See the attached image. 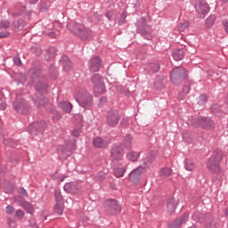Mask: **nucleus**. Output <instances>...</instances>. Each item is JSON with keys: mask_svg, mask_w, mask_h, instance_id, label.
I'll use <instances>...</instances> for the list:
<instances>
[{"mask_svg": "<svg viewBox=\"0 0 228 228\" xmlns=\"http://www.w3.org/2000/svg\"><path fill=\"white\" fill-rule=\"evenodd\" d=\"M4 145H7V147H17V142L13 139H4Z\"/></svg>", "mask_w": 228, "mask_h": 228, "instance_id": "obj_35", "label": "nucleus"}, {"mask_svg": "<svg viewBox=\"0 0 228 228\" xmlns=\"http://www.w3.org/2000/svg\"><path fill=\"white\" fill-rule=\"evenodd\" d=\"M190 217V214L188 212L184 213L179 219H176L169 228H179L183 224H186L188 218Z\"/></svg>", "mask_w": 228, "mask_h": 228, "instance_id": "obj_18", "label": "nucleus"}, {"mask_svg": "<svg viewBox=\"0 0 228 228\" xmlns=\"http://www.w3.org/2000/svg\"><path fill=\"white\" fill-rule=\"evenodd\" d=\"M45 129V122L32 123L28 127V131L30 134H37V131H44Z\"/></svg>", "mask_w": 228, "mask_h": 228, "instance_id": "obj_16", "label": "nucleus"}, {"mask_svg": "<svg viewBox=\"0 0 228 228\" xmlns=\"http://www.w3.org/2000/svg\"><path fill=\"white\" fill-rule=\"evenodd\" d=\"M150 69H151V72L156 73L159 71V64L158 63H151L150 64Z\"/></svg>", "mask_w": 228, "mask_h": 228, "instance_id": "obj_42", "label": "nucleus"}, {"mask_svg": "<svg viewBox=\"0 0 228 228\" xmlns=\"http://www.w3.org/2000/svg\"><path fill=\"white\" fill-rule=\"evenodd\" d=\"M60 61H63V59H61Z\"/></svg>", "mask_w": 228, "mask_h": 228, "instance_id": "obj_64", "label": "nucleus"}, {"mask_svg": "<svg viewBox=\"0 0 228 228\" xmlns=\"http://www.w3.org/2000/svg\"><path fill=\"white\" fill-rule=\"evenodd\" d=\"M61 182L65 181V178L61 179Z\"/></svg>", "mask_w": 228, "mask_h": 228, "instance_id": "obj_62", "label": "nucleus"}, {"mask_svg": "<svg viewBox=\"0 0 228 228\" xmlns=\"http://www.w3.org/2000/svg\"><path fill=\"white\" fill-rule=\"evenodd\" d=\"M215 24V16H210L206 20L207 28H213V25Z\"/></svg>", "mask_w": 228, "mask_h": 228, "instance_id": "obj_36", "label": "nucleus"}, {"mask_svg": "<svg viewBox=\"0 0 228 228\" xmlns=\"http://www.w3.org/2000/svg\"><path fill=\"white\" fill-rule=\"evenodd\" d=\"M15 216L18 217V218H24V211L20 210V209H18L16 210L15 212Z\"/></svg>", "mask_w": 228, "mask_h": 228, "instance_id": "obj_48", "label": "nucleus"}, {"mask_svg": "<svg viewBox=\"0 0 228 228\" xmlns=\"http://www.w3.org/2000/svg\"><path fill=\"white\" fill-rule=\"evenodd\" d=\"M107 211L110 215H118L122 211V207L118 204V201L115 200H108L106 201Z\"/></svg>", "mask_w": 228, "mask_h": 228, "instance_id": "obj_11", "label": "nucleus"}, {"mask_svg": "<svg viewBox=\"0 0 228 228\" xmlns=\"http://www.w3.org/2000/svg\"><path fill=\"white\" fill-rule=\"evenodd\" d=\"M224 158V153L220 150H216L208 159L207 167L214 174H220V161Z\"/></svg>", "mask_w": 228, "mask_h": 228, "instance_id": "obj_3", "label": "nucleus"}, {"mask_svg": "<svg viewBox=\"0 0 228 228\" xmlns=\"http://www.w3.org/2000/svg\"><path fill=\"white\" fill-rule=\"evenodd\" d=\"M77 101L79 106L84 108V110H88L89 108H92L94 104V97L90 95L86 91L84 92L82 96L78 94Z\"/></svg>", "mask_w": 228, "mask_h": 228, "instance_id": "obj_6", "label": "nucleus"}, {"mask_svg": "<svg viewBox=\"0 0 228 228\" xmlns=\"http://www.w3.org/2000/svg\"><path fill=\"white\" fill-rule=\"evenodd\" d=\"M61 203H57L54 208V213L56 215H63V207L60 205Z\"/></svg>", "mask_w": 228, "mask_h": 228, "instance_id": "obj_39", "label": "nucleus"}, {"mask_svg": "<svg viewBox=\"0 0 228 228\" xmlns=\"http://www.w3.org/2000/svg\"><path fill=\"white\" fill-rule=\"evenodd\" d=\"M126 158L129 159V161H138V158H140V152L130 151L126 154Z\"/></svg>", "mask_w": 228, "mask_h": 228, "instance_id": "obj_26", "label": "nucleus"}, {"mask_svg": "<svg viewBox=\"0 0 228 228\" xmlns=\"http://www.w3.org/2000/svg\"><path fill=\"white\" fill-rule=\"evenodd\" d=\"M63 189L64 191H67V193L76 194L79 193V190H81V185L77 182H69L64 185Z\"/></svg>", "mask_w": 228, "mask_h": 228, "instance_id": "obj_14", "label": "nucleus"}, {"mask_svg": "<svg viewBox=\"0 0 228 228\" xmlns=\"http://www.w3.org/2000/svg\"><path fill=\"white\" fill-rule=\"evenodd\" d=\"M41 72L40 69L32 68L28 70V76L31 79H37V77H40Z\"/></svg>", "mask_w": 228, "mask_h": 228, "instance_id": "obj_25", "label": "nucleus"}, {"mask_svg": "<svg viewBox=\"0 0 228 228\" xmlns=\"http://www.w3.org/2000/svg\"><path fill=\"white\" fill-rule=\"evenodd\" d=\"M188 28H190V23L188 21H185L180 25L179 31H186Z\"/></svg>", "mask_w": 228, "mask_h": 228, "instance_id": "obj_44", "label": "nucleus"}, {"mask_svg": "<svg viewBox=\"0 0 228 228\" xmlns=\"http://www.w3.org/2000/svg\"><path fill=\"white\" fill-rule=\"evenodd\" d=\"M153 163L154 157H152L151 155H146V157L141 160L140 166L132 170L131 173L128 175L129 181L136 184L140 180L142 174H145L147 172V168H151Z\"/></svg>", "mask_w": 228, "mask_h": 228, "instance_id": "obj_1", "label": "nucleus"}, {"mask_svg": "<svg viewBox=\"0 0 228 228\" xmlns=\"http://www.w3.org/2000/svg\"><path fill=\"white\" fill-rule=\"evenodd\" d=\"M123 146L125 149H131L133 147V136L126 134L123 141Z\"/></svg>", "mask_w": 228, "mask_h": 228, "instance_id": "obj_24", "label": "nucleus"}, {"mask_svg": "<svg viewBox=\"0 0 228 228\" xmlns=\"http://www.w3.org/2000/svg\"><path fill=\"white\" fill-rule=\"evenodd\" d=\"M188 94H190V86H183L182 92L178 94V98L183 100L184 97H186V95H188Z\"/></svg>", "mask_w": 228, "mask_h": 228, "instance_id": "obj_32", "label": "nucleus"}, {"mask_svg": "<svg viewBox=\"0 0 228 228\" xmlns=\"http://www.w3.org/2000/svg\"><path fill=\"white\" fill-rule=\"evenodd\" d=\"M69 69H72V62L70 61V59H66L64 64V70H66V72H69Z\"/></svg>", "mask_w": 228, "mask_h": 228, "instance_id": "obj_41", "label": "nucleus"}, {"mask_svg": "<svg viewBox=\"0 0 228 228\" xmlns=\"http://www.w3.org/2000/svg\"><path fill=\"white\" fill-rule=\"evenodd\" d=\"M225 215H228V209L225 210Z\"/></svg>", "mask_w": 228, "mask_h": 228, "instance_id": "obj_61", "label": "nucleus"}, {"mask_svg": "<svg viewBox=\"0 0 228 228\" xmlns=\"http://www.w3.org/2000/svg\"><path fill=\"white\" fill-rule=\"evenodd\" d=\"M216 108H218V105H213L211 107V110H212L213 113H216V110H216Z\"/></svg>", "mask_w": 228, "mask_h": 228, "instance_id": "obj_57", "label": "nucleus"}, {"mask_svg": "<svg viewBox=\"0 0 228 228\" xmlns=\"http://www.w3.org/2000/svg\"><path fill=\"white\" fill-rule=\"evenodd\" d=\"M126 17H127L126 12H123V13L121 14V16L118 20L119 26H122V24H126Z\"/></svg>", "mask_w": 228, "mask_h": 228, "instance_id": "obj_43", "label": "nucleus"}, {"mask_svg": "<svg viewBox=\"0 0 228 228\" xmlns=\"http://www.w3.org/2000/svg\"><path fill=\"white\" fill-rule=\"evenodd\" d=\"M14 202H16L18 206H20V208H23L29 215H34L35 207L29 201H26V200L22 199L20 196H16L14 197Z\"/></svg>", "mask_w": 228, "mask_h": 228, "instance_id": "obj_10", "label": "nucleus"}, {"mask_svg": "<svg viewBox=\"0 0 228 228\" xmlns=\"http://www.w3.org/2000/svg\"><path fill=\"white\" fill-rule=\"evenodd\" d=\"M34 99V104L38 108H42L45 104H47V98L44 96H36Z\"/></svg>", "mask_w": 228, "mask_h": 228, "instance_id": "obj_23", "label": "nucleus"}, {"mask_svg": "<svg viewBox=\"0 0 228 228\" xmlns=\"http://www.w3.org/2000/svg\"><path fill=\"white\" fill-rule=\"evenodd\" d=\"M82 131L81 128H77L75 130H73L72 134L73 136H75V138H77V136H79V134H81Z\"/></svg>", "mask_w": 228, "mask_h": 228, "instance_id": "obj_49", "label": "nucleus"}, {"mask_svg": "<svg viewBox=\"0 0 228 228\" xmlns=\"http://www.w3.org/2000/svg\"><path fill=\"white\" fill-rule=\"evenodd\" d=\"M48 37H50L51 38H56V37H58V33L50 32V33H48Z\"/></svg>", "mask_w": 228, "mask_h": 228, "instance_id": "obj_53", "label": "nucleus"}, {"mask_svg": "<svg viewBox=\"0 0 228 228\" xmlns=\"http://www.w3.org/2000/svg\"><path fill=\"white\" fill-rule=\"evenodd\" d=\"M167 208L169 213H175V209H177V201L173 198H169L167 200Z\"/></svg>", "mask_w": 228, "mask_h": 228, "instance_id": "obj_20", "label": "nucleus"}, {"mask_svg": "<svg viewBox=\"0 0 228 228\" xmlns=\"http://www.w3.org/2000/svg\"><path fill=\"white\" fill-rule=\"evenodd\" d=\"M24 81H26V77H24V75H21V79L18 81V85H20V83H24Z\"/></svg>", "mask_w": 228, "mask_h": 228, "instance_id": "obj_55", "label": "nucleus"}, {"mask_svg": "<svg viewBox=\"0 0 228 228\" xmlns=\"http://www.w3.org/2000/svg\"><path fill=\"white\" fill-rule=\"evenodd\" d=\"M19 193H20V195H23V197H26L28 195V191H26V189H24L22 187L20 188Z\"/></svg>", "mask_w": 228, "mask_h": 228, "instance_id": "obj_51", "label": "nucleus"}, {"mask_svg": "<svg viewBox=\"0 0 228 228\" xmlns=\"http://www.w3.org/2000/svg\"><path fill=\"white\" fill-rule=\"evenodd\" d=\"M223 26L224 28L225 32L228 33V21L227 20L223 21Z\"/></svg>", "mask_w": 228, "mask_h": 228, "instance_id": "obj_54", "label": "nucleus"}, {"mask_svg": "<svg viewBox=\"0 0 228 228\" xmlns=\"http://www.w3.org/2000/svg\"><path fill=\"white\" fill-rule=\"evenodd\" d=\"M5 193H13V185L8 184L4 189Z\"/></svg>", "mask_w": 228, "mask_h": 228, "instance_id": "obj_47", "label": "nucleus"}, {"mask_svg": "<svg viewBox=\"0 0 228 228\" xmlns=\"http://www.w3.org/2000/svg\"><path fill=\"white\" fill-rule=\"evenodd\" d=\"M194 127H202V129H215V122L209 118H196L193 123Z\"/></svg>", "mask_w": 228, "mask_h": 228, "instance_id": "obj_8", "label": "nucleus"}, {"mask_svg": "<svg viewBox=\"0 0 228 228\" xmlns=\"http://www.w3.org/2000/svg\"><path fill=\"white\" fill-rule=\"evenodd\" d=\"M175 60V61H181V60H183L182 58H180V59H174Z\"/></svg>", "mask_w": 228, "mask_h": 228, "instance_id": "obj_59", "label": "nucleus"}, {"mask_svg": "<svg viewBox=\"0 0 228 228\" xmlns=\"http://www.w3.org/2000/svg\"><path fill=\"white\" fill-rule=\"evenodd\" d=\"M54 197L57 204H61V202H63V196L61 195V191L60 189H55Z\"/></svg>", "mask_w": 228, "mask_h": 228, "instance_id": "obj_30", "label": "nucleus"}, {"mask_svg": "<svg viewBox=\"0 0 228 228\" xmlns=\"http://www.w3.org/2000/svg\"><path fill=\"white\" fill-rule=\"evenodd\" d=\"M106 15H107V17H108V19H109V20H110V19H111V16H110V12H107V14H106Z\"/></svg>", "mask_w": 228, "mask_h": 228, "instance_id": "obj_58", "label": "nucleus"}, {"mask_svg": "<svg viewBox=\"0 0 228 228\" xmlns=\"http://www.w3.org/2000/svg\"><path fill=\"white\" fill-rule=\"evenodd\" d=\"M24 26H26V24L24 23V20H22L14 21L13 22V30L20 31V30L24 29Z\"/></svg>", "mask_w": 228, "mask_h": 228, "instance_id": "obj_27", "label": "nucleus"}, {"mask_svg": "<svg viewBox=\"0 0 228 228\" xmlns=\"http://www.w3.org/2000/svg\"><path fill=\"white\" fill-rule=\"evenodd\" d=\"M110 154L114 161H122V158H124V150L122 147L114 144L112 146Z\"/></svg>", "mask_w": 228, "mask_h": 228, "instance_id": "obj_13", "label": "nucleus"}, {"mask_svg": "<svg viewBox=\"0 0 228 228\" xmlns=\"http://www.w3.org/2000/svg\"><path fill=\"white\" fill-rule=\"evenodd\" d=\"M37 1H38V0H34L33 3H37Z\"/></svg>", "mask_w": 228, "mask_h": 228, "instance_id": "obj_63", "label": "nucleus"}, {"mask_svg": "<svg viewBox=\"0 0 228 228\" xmlns=\"http://www.w3.org/2000/svg\"><path fill=\"white\" fill-rule=\"evenodd\" d=\"M192 220L199 222L200 224H206L207 228H216V222L213 220V216L208 213L206 215L196 212L192 215Z\"/></svg>", "mask_w": 228, "mask_h": 228, "instance_id": "obj_4", "label": "nucleus"}, {"mask_svg": "<svg viewBox=\"0 0 228 228\" xmlns=\"http://www.w3.org/2000/svg\"><path fill=\"white\" fill-rule=\"evenodd\" d=\"M106 178V174L100 172L99 175L96 176V181H104Z\"/></svg>", "mask_w": 228, "mask_h": 228, "instance_id": "obj_46", "label": "nucleus"}, {"mask_svg": "<svg viewBox=\"0 0 228 228\" xmlns=\"http://www.w3.org/2000/svg\"><path fill=\"white\" fill-rule=\"evenodd\" d=\"M207 102H208V95L206 94L200 95V100L198 102V104L200 106H203V104H206Z\"/></svg>", "mask_w": 228, "mask_h": 228, "instance_id": "obj_37", "label": "nucleus"}, {"mask_svg": "<svg viewBox=\"0 0 228 228\" xmlns=\"http://www.w3.org/2000/svg\"><path fill=\"white\" fill-rule=\"evenodd\" d=\"M173 58H184V50L176 49L173 52Z\"/></svg>", "mask_w": 228, "mask_h": 228, "instance_id": "obj_34", "label": "nucleus"}, {"mask_svg": "<svg viewBox=\"0 0 228 228\" xmlns=\"http://www.w3.org/2000/svg\"><path fill=\"white\" fill-rule=\"evenodd\" d=\"M13 62L15 65H22V61H20V58H13Z\"/></svg>", "mask_w": 228, "mask_h": 228, "instance_id": "obj_52", "label": "nucleus"}, {"mask_svg": "<svg viewBox=\"0 0 228 228\" xmlns=\"http://www.w3.org/2000/svg\"><path fill=\"white\" fill-rule=\"evenodd\" d=\"M45 88H47V86H45L44 83H40L36 86V90L37 92H40V90H45Z\"/></svg>", "mask_w": 228, "mask_h": 228, "instance_id": "obj_45", "label": "nucleus"}, {"mask_svg": "<svg viewBox=\"0 0 228 228\" xmlns=\"http://www.w3.org/2000/svg\"><path fill=\"white\" fill-rule=\"evenodd\" d=\"M186 78V69L183 67H176L171 71L170 79L173 85H178Z\"/></svg>", "mask_w": 228, "mask_h": 228, "instance_id": "obj_5", "label": "nucleus"}, {"mask_svg": "<svg viewBox=\"0 0 228 228\" xmlns=\"http://www.w3.org/2000/svg\"><path fill=\"white\" fill-rule=\"evenodd\" d=\"M183 140L186 138V134L183 135Z\"/></svg>", "mask_w": 228, "mask_h": 228, "instance_id": "obj_60", "label": "nucleus"}, {"mask_svg": "<svg viewBox=\"0 0 228 228\" xmlns=\"http://www.w3.org/2000/svg\"><path fill=\"white\" fill-rule=\"evenodd\" d=\"M172 175V169H170L169 167H163L160 169L159 171V175L160 177H168V175Z\"/></svg>", "mask_w": 228, "mask_h": 228, "instance_id": "obj_29", "label": "nucleus"}, {"mask_svg": "<svg viewBox=\"0 0 228 228\" xmlns=\"http://www.w3.org/2000/svg\"><path fill=\"white\" fill-rule=\"evenodd\" d=\"M92 83L94 86V94H106V86L101 75L94 74L92 77Z\"/></svg>", "mask_w": 228, "mask_h": 228, "instance_id": "obj_9", "label": "nucleus"}, {"mask_svg": "<svg viewBox=\"0 0 228 228\" xmlns=\"http://www.w3.org/2000/svg\"><path fill=\"white\" fill-rule=\"evenodd\" d=\"M89 69L91 72H99L101 69V59L99 58H93L89 61Z\"/></svg>", "mask_w": 228, "mask_h": 228, "instance_id": "obj_19", "label": "nucleus"}, {"mask_svg": "<svg viewBox=\"0 0 228 228\" xmlns=\"http://www.w3.org/2000/svg\"><path fill=\"white\" fill-rule=\"evenodd\" d=\"M4 97V94L3 93V89H0V110L4 111L6 110V102Z\"/></svg>", "mask_w": 228, "mask_h": 228, "instance_id": "obj_28", "label": "nucleus"}, {"mask_svg": "<svg viewBox=\"0 0 228 228\" xmlns=\"http://www.w3.org/2000/svg\"><path fill=\"white\" fill-rule=\"evenodd\" d=\"M196 12H198L200 17L204 18L209 13V5L205 1H201L196 4Z\"/></svg>", "mask_w": 228, "mask_h": 228, "instance_id": "obj_15", "label": "nucleus"}, {"mask_svg": "<svg viewBox=\"0 0 228 228\" xmlns=\"http://www.w3.org/2000/svg\"><path fill=\"white\" fill-rule=\"evenodd\" d=\"M113 172L116 177H124V174H126V167H117Z\"/></svg>", "mask_w": 228, "mask_h": 228, "instance_id": "obj_33", "label": "nucleus"}, {"mask_svg": "<svg viewBox=\"0 0 228 228\" xmlns=\"http://www.w3.org/2000/svg\"><path fill=\"white\" fill-rule=\"evenodd\" d=\"M107 126L110 127H117L120 122V113L117 110H110L107 112Z\"/></svg>", "mask_w": 228, "mask_h": 228, "instance_id": "obj_7", "label": "nucleus"}, {"mask_svg": "<svg viewBox=\"0 0 228 228\" xmlns=\"http://www.w3.org/2000/svg\"><path fill=\"white\" fill-rule=\"evenodd\" d=\"M46 53L49 58H54L56 56V48L51 47L46 51Z\"/></svg>", "mask_w": 228, "mask_h": 228, "instance_id": "obj_38", "label": "nucleus"}, {"mask_svg": "<svg viewBox=\"0 0 228 228\" xmlns=\"http://www.w3.org/2000/svg\"><path fill=\"white\" fill-rule=\"evenodd\" d=\"M184 167H185V169H187L189 172H191V170L195 168V164L191 159H186L184 161Z\"/></svg>", "mask_w": 228, "mask_h": 228, "instance_id": "obj_31", "label": "nucleus"}, {"mask_svg": "<svg viewBox=\"0 0 228 228\" xmlns=\"http://www.w3.org/2000/svg\"><path fill=\"white\" fill-rule=\"evenodd\" d=\"M13 108L17 113L20 115H24L28 110V105L26 104V101L20 98V96H17L16 100L13 102Z\"/></svg>", "mask_w": 228, "mask_h": 228, "instance_id": "obj_12", "label": "nucleus"}, {"mask_svg": "<svg viewBox=\"0 0 228 228\" xmlns=\"http://www.w3.org/2000/svg\"><path fill=\"white\" fill-rule=\"evenodd\" d=\"M10 28V21L2 20L0 21V29H8Z\"/></svg>", "mask_w": 228, "mask_h": 228, "instance_id": "obj_40", "label": "nucleus"}, {"mask_svg": "<svg viewBox=\"0 0 228 228\" xmlns=\"http://www.w3.org/2000/svg\"><path fill=\"white\" fill-rule=\"evenodd\" d=\"M93 144L95 149H104L110 145V141L107 138L96 137L94 139Z\"/></svg>", "mask_w": 228, "mask_h": 228, "instance_id": "obj_17", "label": "nucleus"}, {"mask_svg": "<svg viewBox=\"0 0 228 228\" xmlns=\"http://www.w3.org/2000/svg\"><path fill=\"white\" fill-rule=\"evenodd\" d=\"M9 35H10L9 33L0 34V38H6V37H8Z\"/></svg>", "mask_w": 228, "mask_h": 228, "instance_id": "obj_56", "label": "nucleus"}, {"mask_svg": "<svg viewBox=\"0 0 228 228\" xmlns=\"http://www.w3.org/2000/svg\"><path fill=\"white\" fill-rule=\"evenodd\" d=\"M5 209L7 215H12L13 211H15V208L12 206H7Z\"/></svg>", "mask_w": 228, "mask_h": 228, "instance_id": "obj_50", "label": "nucleus"}, {"mask_svg": "<svg viewBox=\"0 0 228 228\" xmlns=\"http://www.w3.org/2000/svg\"><path fill=\"white\" fill-rule=\"evenodd\" d=\"M59 108L66 113H70V111H72V103L69 102H61L59 103Z\"/></svg>", "mask_w": 228, "mask_h": 228, "instance_id": "obj_22", "label": "nucleus"}, {"mask_svg": "<svg viewBox=\"0 0 228 228\" xmlns=\"http://www.w3.org/2000/svg\"><path fill=\"white\" fill-rule=\"evenodd\" d=\"M68 29L71 33H74V35L80 37L82 40H86V38L90 37L92 35V30H90V28H86L85 25L75 21H71L68 24Z\"/></svg>", "mask_w": 228, "mask_h": 228, "instance_id": "obj_2", "label": "nucleus"}, {"mask_svg": "<svg viewBox=\"0 0 228 228\" xmlns=\"http://www.w3.org/2000/svg\"><path fill=\"white\" fill-rule=\"evenodd\" d=\"M57 154L59 156V159H67V158L70 156V151H67L63 146H59L57 148Z\"/></svg>", "mask_w": 228, "mask_h": 228, "instance_id": "obj_21", "label": "nucleus"}]
</instances>
